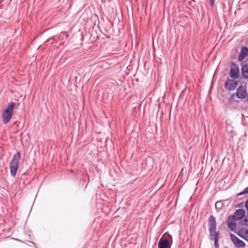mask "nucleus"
Wrapping results in <instances>:
<instances>
[{
	"mask_svg": "<svg viewBox=\"0 0 248 248\" xmlns=\"http://www.w3.org/2000/svg\"><path fill=\"white\" fill-rule=\"evenodd\" d=\"M208 229L210 240L214 241L215 248H218L219 232L216 231L217 222L216 218L213 216H210L208 219Z\"/></svg>",
	"mask_w": 248,
	"mask_h": 248,
	"instance_id": "nucleus-1",
	"label": "nucleus"
},
{
	"mask_svg": "<svg viewBox=\"0 0 248 248\" xmlns=\"http://www.w3.org/2000/svg\"><path fill=\"white\" fill-rule=\"evenodd\" d=\"M15 104L11 102L3 109L2 113V120L3 124H7L12 118Z\"/></svg>",
	"mask_w": 248,
	"mask_h": 248,
	"instance_id": "nucleus-2",
	"label": "nucleus"
},
{
	"mask_svg": "<svg viewBox=\"0 0 248 248\" xmlns=\"http://www.w3.org/2000/svg\"><path fill=\"white\" fill-rule=\"evenodd\" d=\"M172 244V237L171 235L165 232L158 242V248H171Z\"/></svg>",
	"mask_w": 248,
	"mask_h": 248,
	"instance_id": "nucleus-3",
	"label": "nucleus"
},
{
	"mask_svg": "<svg viewBox=\"0 0 248 248\" xmlns=\"http://www.w3.org/2000/svg\"><path fill=\"white\" fill-rule=\"evenodd\" d=\"M20 157V153L17 152L14 155L12 160L10 163V173L11 175L13 177H15L16 175L17 170L18 168Z\"/></svg>",
	"mask_w": 248,
	"mask_h": 248,
	"instance_id": "nucleus-4",
	"label": "nucleus"
},
{
	"mask_svg": "<svg viewBox=\"0 0 248 248\" xmlns=\"http://www.w3.org/2000/svg\"><path fill=\"white\" fill-rule=\"evenodd\" d=\"M239 69L238 66L234 62H232L231 65L230 76L233 79L237 78L239 76Z\"/></svg>",
	"mask_w": 248,
	"mask_h": 248,
	"instance_id": "nucleus-5",
	"label": "nucleus"
},
{
	"mask_svg": "<svg viewBox=\"0 0 248 248\" xmlns=\"http://www.w3.org/2000/svg\"><path fill=\"white\" fill-rule=\"evenodd\" d=\"M230 238L232 242L233 245L236 248H243L245 246V243L240 239H239L238 237H237L234 234H231L230 235Z\"/></svg>",
	"mask_w": 248,
	"mask_h": 248,
	"instance_id": "nucleus-6",
	"label": "nucleus"
},
{
	"mask_svg": "<svg viewBox=\"0 0 248 248\" xmlns=\"http://www.w3.org/2000/svg\"><path fill=\"white\" fill-rule=\"evenodd\" d=\"M236 219L232 216H229L227 220L228 228L232 231H234L236 229Z\"/></svg>",
	"mask_w": 248,
	"mask_h": 248,
	"instance_id": "nucleus-7",
	"label": "nucleus"
},
{
	"mask_svg": "<svg viewBox=\"0 0 248 248\" xmlns=\"http://www.w3.org/2000/svg\"><path fill=\"white\" fill-rule=\"evenodd\" d=\"M236 95L239 99H244L246 97L247 94V90L245 87L240 85L237 89Z\"/></svg>",
	"mask_w": 248,
	"mask_h": 248,
	"instance_id": "nucleus-8",
	"label": "nucleus"
},
{
	"mask_svg": "<svg viewBox=\"0 0 248 248\" xmlns=\"http://www.w3.org/2000/svg\"><path fill=\"white\" fill-rule=\"evenodd\" d=\"M238 85L237 81L232 79H228L225 84V87L226 89L232 91Z\"/></svg>",
	"mask_w": 248,
	"mask_h": 248,
	"instance_id": "nucleus-9",
	"label": "nucleus"
},
{
	"mask_svg": "<svg viewBox=\"0 0 248 248\" xmlns=\"http://www.w3.org/2000/svg\"><path fill=\"white\" fill-rule=\"evenodd\" d=\"M246 215V211L244 209H240L237 210L233 215L232 216L235 218L236 220L242 219Z\"/></svg>",
	"mask_w": 248,
	"mask_h": 248,
	"instance_id": "nucleus-10",
	"label": "nucleus"
},
{
	"mask_svg": "<svg viewBox=\"0 0 248 248\" xmlns=\"http://www.w3.org/2000/svg\"><path fill=\"white\" fill-rule=\"evenodd\" d=\"M248 56V47L242 46L238 57V61H242Z\"/></svg>",
	"mask_w": 248,
	"mask_h": 248,
	"instance_id": "nucleus-11",
	"label": "nucleus"
},
{
	"mask_svg": "<svg viewBox=\"0 0 248 248\" xmlns=\"http://www.w3.org/2000/svg\"><path fill=\"white\" fill-rule=\"evenodd\" d=\"M241 72L243 77L248 79V64H245L242 66Z\"/></svg>",
	"mask_w": 248,
	"mask_h": 248,
	"instance_id": "nucleus-12",
	"label": "nucleus"
},
{
	"mask_svg": "<svg viewBox=\"0 0 248 248\" xmlns=\"http://www.w3.org/2000/svg\"><path fill=\"white\" fill-rule=\"evenodd\" d=\"M248 193V186L246 187L243 191H242L241 192H240L238 195H244V194H247Z\"/></svg>",
	"mask_w": 248,
	"mask_h": 248,
	"instance_id": "nucleus-13",
	"label": "nucleus"
},
{
	"mask_svg": "<svg viewBox=\"0 0 248 248\" xmlns=\"http://www.w3.org/2000/svg\"><path fill=\"white\" fill-rule=\"evenodd\" d=\"M244 223H243L242 224H244V225H248V215L244 217Z\"/></svg>",
	"mask_w": 248,
	"mask_h": 248,
	"instance_id": "nucleus-14",
	"label": "nucleus"
},
{
	"mask_svg": "<svg viewBox=\"0 0 248 248\" xmlns=\"http://www.w3.org/2000/svg\"><path fill=\"white\" fill-rule=\"evenodd\" d=\"M209 0L210 4L211 5V6L212 7H213V6L215 4V0Z\"/></svg>",
	"mask_w": 248,
	"mask_h": 248,
	"instance_id": "nucleus-15",
	"label": "nucleus"
},
{
	"mask_svg": "<svg viewBox=\"0 0 248 248\" xmlns=\"http://www.w3.org/2000/svg\"><path fill=\"white\" fill-rule=\"evenodd\" d=\"M245 207H246V208L247 210V211L248 212V200L246 202Z\"/></svg>",
	"mask_w": 248,
	"mask_h": 248,
	"instance_id": "nucleus-16",
	"label": "nucleus"
},
{
	"mask_svg": "<svg viewBox=\"0 0 248 248\" xmlns=\"http://www.w3.org/2000/svg\"><path fill=\"white\" fill-rule=\"evenodd\" d=\"M220 203L219 202H217L216 203V204H215L216 207H217V205L218 204H220Z\"/></svg>",
	"mask_w": 248,
	"mask_h": 248,
	"instance_id": "nucleus-17",
	"label": "nucleus"
}]
</instances>
